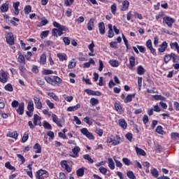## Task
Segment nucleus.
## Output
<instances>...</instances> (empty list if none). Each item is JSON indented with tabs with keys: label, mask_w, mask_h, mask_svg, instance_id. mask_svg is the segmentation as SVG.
Masks as SVG:
<instances>
[{
	"label": "nucleus",
	"mask_w": 179,
	"mask_h": 179,
	"mask_svg": "<svg viewBox=\"0 0 179 179\" xmlns=\"http://www.w3.org/2000/svg\"><path fill=\"white\" fill-rule=\"evenodd\" d=\"M54 27H56L52 30V35L53 37H58V36H61L64 34L63 31H66V27L64 25H61L59 23L56 21L53 22Z\"/></svg>",
	"instance_id": "f257e3e1"
},
{
	"label": "nucleus",
	"mask_w": 179,
	"mask_h": 179,
	"mask_svg": "<svg viewBox=\"0 0 179 179\" xmlns=\"http://www.w3.org/2000/svg\"><path fill=\"white\" fill-rule=\"evenodd\" d=\"M107 143H112L113 146H117L121 143V137L120 136H116L115 139L113 136H108L106 140Z\"/></svg>",
	"instance_id": "f03ea898"
},
{
	"label": "nucleus",
	"mask_w": 179,
	"mask_h": 179,
	"mask_svg": "<svg viewBox=\"0 0 179 179\" xmlns=\"http://www.w3.org/2000/svg\"><path fill=\"white\" fill-rule=\"evenodd\" d=\"M47 177H48V172H47L45 170L40 169L36 172V179H45Z\"/></svg>",
	"instance_id": "7ed1b4c3"
},
{
	"label": "nucleus",
	"mask_w": 179,
	"mask_h": 179,
	"mask_svg": "<svg viewBox=\"0 0 179 179\" xmlns=\"http://www.w3.org/2000/svg\"><path fill=\"white\" fill-rule=\"evenodd\" d=\"M174 22H176V20L169 16H165L163 17V23L167 24L169 27H173V23H174Z\"/></svg>",
	"instance_id": "20e7f679"
},
{
	"label": "nucleus",
	"mask_w": 179,
	"mask_h": 179,
	"mask_svg": "<svg viewBox=\"0 0 179 179\" xmlns=\"http://www.w3.org/2000/svg\"><path fill=\"white\" fill-rule=\"evenodd\" d=\"M6 38L9 45H13L15 44V38H13V34L7 33L6 34Z\"/></svg>",
	"instance_id": "39448f33"
},
{
	"label": "nucleus",
	"mask_w": 179,
	"mask_h": 179,
	"mask_svg": "<svg viewBox=\"0 0 179 179\" xmlns=\"http://www.w3.org/2000/svg\"><path fill=\"white\" fill-rule=\"evenodd\" d=\"M80 132L81 134H83V135H85V136H86V138H87L88 139H94V136H93V134L90 133L89 130H87V129L83 128L80 129Z\"/></svg>",
	"instance_id": "423d86ee"
},
{
	"label": "nucleus",
	"mask_w": 179,
	"mask_h": 179,
	"mask_svg": "<svg viewBox=\"0 0 179 179\" xmlns=\"http://www.w3.org/2000/svg\"><path fill=\"white\" fill-rule=\"evenodd\" d=\"M145 45L148 50H150L151 54L153 55H157L156 49L153 48V45H152V40L148 39L145 43Z\"/></svg>",
	"instance_id": "0eeeda50"
},
{
	"label": "nucleus",
	"mask_w": 179,
	"mask_h": 179,
	"mask_svg": "<svg viewBox=\"0 0 179 179\" xmlns=\"http://www.w3.org/2000/svg\"><path fill=\"white\" fill-rule=\"evenodd\" d=\"M34 101L36 108L38 110H41V108H43V103L41 102V99H40V98L35 96L34 98Z\"/></svg>",
	"instance_id": "6e6552de"
},
{
	"label": "nucleus",
	"mask_w": 179,
	"mask_h": 179,
	"mask_svg": "<svg viewBox=\"0 0 179 179\" xmlns=\"http://www.w3.org/2000/svg\"><path fill=\"white\" fill-rule=\"evenodd\" d=\"M52 120L53 122L57 125V127L62 128V121L59 120L57 115L52 113Z\"/></svg>",
	"instance_id": "1a4fd4ad"
},
{
	"label": "nucleus",
	"mask_w": 179,
	"mask_h": 179,
	"mask_svg": "<svg viewBox=\"0 0 179 179\" xmlns=\"http://www.w3.org/2000/svg\"><path fill=\"white\" fill-rule=\"evenodd\" d=\"M72 152H73V155L70 154L69 156L71 157H73V159H76V157H78V156L79 155V152H80V148H79V146H78V145H76L72 149Z\"/></svg>",
	"instance_id": "9d476101"
},
{
	"label": "nucleus",
	"mask_w": 179,
	"mask_h": 179,
	"mask_svg": "<svg viewBox=\"0 0 179 179\" xmlns=\"http://www.w3.org/2000/svg\"><path fill=\"white\" fill-rule=\"evenodd\" d=\"M60 164L62 167V169H65V170L67 171V173H71L72 171V169H71V166L68 165V162L66 160H63L60 162Z\"/></svg>",
	"instance_id": "9b49d317"
},
{
	"label": "nucleus",
	"mask_w": 179,
	"mask_h": 179,
	"mask_svg": "<svg viewBox=\"0 0 179 179\" xmlns=\"http://www.w3.org/2000/svg\"><path fill=\"white\" fill-rule=\"evenodd\" d=\"M8 73L3 71L1 72V73L0 74V82L1 83H6L8 82Z\"/></svg>",
	"instance_id": "f8f14e48"
},
{
	"label": "nucleus",
	"mask_w": 179,
	"mask_h": 179,
	"mask_svg": "<svg viewBox=\"0 0 179 179\" xmlns=\"http://www.w3.org/2000/svg\"><path fill=\"white\" fill-rule=\"evenodd\" d=\"M98 27L100 34H101V36H104V34H106V25H104V22H99Z\"/></svg>",
	"instance_id": "ddd939ff"
},
{
	"label": "nucleus",
	"mask_w": 179,
	"mask_h": 179,
	"mask_svg": "<svg viewBox=\"0 0 179 179\" xmlns=\"http://www.w3.org/2000/svg\"><path fill=\"white\" fill-rule=\"evenodd\" d=\"M87 28L89 31H92L94 29V19L91 18L87 24Z\"/></svg>",
	"instance_id": "4468645a"
},
{
	"label": "nucleus",
	"mask_w": 179,
	"mask_h": 179,
	"mask_svg": "<svg viewBox=\"0 0 179 179\" xmlns=\"http://www.w3.org/2000/svg\"><path fill=\"white\" fill-rule=\"evenodd\" d=\"M17 113L20 115H23V114H24V103H20L19 104L18 108L17 109Z\"/></svg>",
	"instance_id": "2eb2a0df"
},
{
	"label": "nucleus",
	"mask_w": 179,
	"mask_h": 179,
	"mask_svg": "<svg viewBox=\"0 0 179 179\" xmlns=\"http://www.w3.org/2000/svg\"><path fill=\"white\" fill-rule=\"evenodd\" d=\"M0 10L2 13L8 12V10H9V1H6L3 3L0 7Z\"/></svg>",
	"instance_id": "dca6fc26"
},
{
	"label": "nucleus",
	"mask_w": 179,
	"mask_h": 179,
	"mask_svg": "<svg viewBox=\"0 0 179 179\" xmlns=\"http://www.w3.org/2000/svg\"><path fill=\"white\" fill-rule=\"evenodd\" d=\"M20 5V2L17 1L13 3V7L14 8V14L17 16L19 15L20 10H19V6Z\"/></svg>",
	"instance_id": "f3484780"
},
{
	"label": "nucleus",
	"mask_w": 179,
	"mask_h": 179,
	"mask_svg": "<svg viewBox=\"0 0 179 179\" xmlns=\"http://www.w3.org/2000/svg\"><path fill=\"white\" fill-rule=\"evenodd\" d=\"M88 48L90 51V52L88 53V55L90 57H94V43L92 41V43L89 45Z\"/></svg>",
	"instance_id": "a211bd4d"
},
{
	"label": "nucleus",
	"mask_w": 179,
	"mask_h": 179,
	"mask_svg": "<svg viewBox=\"0 0 179 179\" xmlns=\"http://www.w3.org/2000/svg\"><path fill=\"white\" fill-rule=\"evenodd\" d=\"M129 8V1L127 0L122 1L121 10H122L123 12H125V10H128Z\"/></svg>",
	"instance_id": "6ab92c4d"
},
{
	"label": "nucleus",
	"mask_w": 179,
	"mask_h": 179,
	"mask_svg": "<svg viewBox=\"0 0 179 179\" xmlns=\"http://www.w3.org/2000/svg\"><path fill=\"white\" fill-rule=\"evenodd\" d=\"M115 110L118 113V114H123L124 110H122V107L118 103H115Z\"/></svg>",
	"instance_id": "aec40b11"
},
{
	"label": "nucleus",
	"mask_w": 179,
	"mask_h": 179,
	"mask_svg": "<svg viewBox=\"0 0 179 179\" xmlns=\"http://www.w3.org/2000/svg\"><path fill=\"white\" fill-rule=\"evenodd\" d=\"M108 166L110 170H114L115 169V163H114L112 158L108 159Z\"/></svg>",
	"instance_id": "412c9836"
},
{
	"label": "nucleus",
	"mask_w": 179,
	"mask_h": 179,
	"mask_svg": "<svg viewBox=\"0 0 179 179\" xmlns=\"http://www.w3.org/2000/svg\"><path fill=\"white\" fill-rule=\"evenodd\" d=\"M170 47L171 50H175L177 51V52L179 54V45L178 43L177 42H172L170 43Z\"/></svg>",
	"instance_id": "4be33fe9"
},
{
	"label": "nucleus",
	"mask_w": 179,
	"mask_h": 179,
	"mask_svg": "<svg viewBox=\"0 0 179 179\" xmlns=\"http://www.w3.org/2000/svg\"><path fill=\"white\" fill-rule=\"evenodd\" d=\"M167 49V43L166 41L163 42L158 49L159 52H164Z\"/></svg>",
	"instance_id": "5701e85b"
},
{
	"label": "nucleus",
	"mask_w": 179,
	"mask_h": 179,
	"mask_svg": "<svg viewBox=\"0 0 179 179\" xmlns=\"http://www.w3.org/2000/svg\"><path fill=\"white\" fill-rule=\"evenodd\" d=\"M119 125L123 129H127V127H128V124L124 119L119 120Z\"/></svg>",
	"instance_id": "b1692460"
},
{
	"label": "nucleus",
	"mask_w": 179,
	"mask_h": 179,
	"mask_svg": "<svg viewBox=\"0 0 179 179\" xmlns=\"http://www.w3.org/2000/svg\"><path fill=\"white\" fill-rule=\"evenodd\" d=\"M80 108V103H78L76 106H70L67 108V111L72 112V111H76L77 110H79Z\"/></svg>",
	"instance_id": "393cba45"
},
{
	"label": "nucleus",
	"mask_w": 179,
	"mask_h": 179,
	"mask_svg": "<svg viewBox=\"0 0 179 179\" xmlns=\"http://www.w3.org/2000/svg\"><path fill=\"white\" fill-rule=\"evenodd\" d=\"M27 110L29 113H33V111H34V103H33V101H29Z\"/></svg>",
	"instance_id": "a878e982"
},
{
	"label": "nucleus",
	"mask_w": 179,
	"mask_h": 179,
	"mask_svg": "<svg viewBox=\"0 0 179 179\" xmlns=\"http://www.w3.org/2000/svg\"><path fill=\"white\" fill-rule=\"evenodd\" d=\"M94 64H96V62H94V60H93V59L90 58L89 59V62L84 63L83 68H90V66L94 65Z\"/></svg>",
	"instance_id": "bb28decb"
},
{
	"label": "nucleus",
	"mask_w": 179,
	"mask_h": 179,
	"mask_svg": "<svg viewBox=\"0 0 179 179\" xmlns=\"http://www.w3.org/2000/svg\"><path fill=\"white\" fill-rule=\"evenodd\" d=\"M110 65L113 68H118L120 66V62L117 59H112L109 61Z\"/></svg>",
	"instance_id": "cd10ccee"
},
{
	"label": "nucleus",
	"mask_w": 179,
	"mask_h": 179,
	"mask_svg": "<svg viewBox=\"0 0 179 179\" xmlns=\"http://www.w3.org/2000/svg\"><path fill=\"white\" fill-rule=\"evenodd\" d=\"M57 57L59 61H66L68 59V56L65 53H57Z\"/></svg>",
	"instance_id": "c85d7f7f"
},
{
	"label": "nucleus",
	"mask_w": 179,
	"mask_h": 179,
	"mask_svg": "<svg viewBox=\"0 0 179 179\" xmlns=\"http://www.w3.org/2000/svg\"><path fill=\"white\" fill-rule=\"evenodd\" d=\"M135 97V94H129L124 99V103H131L132 101V99Z\"/></svg>",
	"instance_id": "c756f323"
},
{
	"label": "nucleus",
	"mask_w": 179,
	"mask_h": 179,
	"mask_svg": "<svg viewBox=\"0 0 179 179\" xmlns=\"http://www.w3.org/2000/svg\"><path fill=\"white\" fill-rule=\"evenodd\" d=\"M135 150H136V152L138 155L146 156V152H145V150H143L138 147H135Z\"/></svg>",
	"instance_id": "7c9ffc66"
},
{
	"label": "nucleus",
	"mask_w": 179,
	"mask_h": 179,
	"mask_svg": "<svg viewBox=\"0 0 179 179\" xmlns=\"http://www.w3.org/2000/svg\"><path fill=\"white\" fill-rule=\"evenodd\" d=\"M6 136H8V138H13V139H17V136H19V134H17V131H13V132H10L7 134Z\"/></svg>",
	"instance_id": "2f4dec72"
},
{
	"label": "nucleus",
	"mask_w": 179,
	"mask_h": 179,
	"mask_svg": "<svg viewBox=\"0 0 179 179\" xmlns=\"http://www.w3.org/2000/svg\"><path fill=\"white\" fill-rule=\"evenodd\" d=\"M38 121H41V117L38 115L35 114L34 115V125L37 127L38 125Z\"/></svg>",
	"instance_id": "473e14b6"
},
{
	"label": "nucleus",
	"mask_w": 179,
	"mask_h": 179,
	"mask_svg": "<svg viewBox=\"0 0 179 179\" xmlns=\"http://www.w3.org/2000/svg\"><path fill=\"white\" fill-rule=\"evenodd\" d=\"M18 55H19L17 58L18 62H20V64H22L23 65H24V64H26L24 56H23V55H22L20 52L18 54Z\"/></svg>",
	"instance_id": "72a5a7b5"
},
{
	"label": "nucleus",
	"mask_w": 179,
	"mask_h": 179,
	"mask_svg": "<svg viewBox=\"0 0 179 179\" xmlns=\"http://www.w3.org/2000/svg\"><path fill=\"white\" fill-rule=\"evenodd\" d=\"M129 69H133L134 66H135V57L134 56H131L129 59Z\"/></svg>",
	"instance_id": "f704fd0d"
},
{
	"label": "nucleus",
	"mask_w": 179,
	"mask_h": 179,
	"mask_svg": "<svg viewBox=\"0 0 179 179\" xmlns=\"http://www.w3.org/2000/svg\"><path fill=\"white\" fill-rule=\"evenodd\" d=\"M53 80H54V86L55 85H60V83H62V80L57 76H53Z\"/></svg>",
	"instance_id": "c9c22d12"
},
{
	"label": "nucleus",
	"mask_w": 179,
	"mask_h": 179,
	"mask_svg": "<svg viewBox=\"0 0 179 179\" xmlns=\"http://www.w3.org/2000/svg\"><path fill=\"white\" fill-rule=\"evenodd\" d=\"M43 75H57V71H53L52 70L50 69H44L43 71Z\"/></svg>",
	"instance_id": "e433bc0d"
},
{
	"label": "nucleus",
	"mask_w": 179,
	"mask_h": 179,
	"mask_svg": "<svg viewBox=\"0 0 179 179\" xmlns=\"http://www.w3.org/2000/svg\"><path fill=\"white\" fill-rule=\"evenodd\" d=\"M48 96L52 97L55 101H59V98H58V96H57V94H55L54 92H48Z\"/></svg>",
	"instance_id": "4c0bfd02"
},
{
	"label": "nucleus",
	"mask_w": 179,
	"mask_h": 179,
	"mask_svg": "<svg viewBox=\"0 0 179 179\" xmlns=\"http://www.w3.org/2000/svg\"><path fill=\"white\" fill-rule=\"evenodd\" d=\"M76 66V62L75 61V59H73L72 61H70L68 64L69 69H73Z\"/></svg>",
	"instance_id": "58836bf2"
},
{
	"label": "nucleus",
	"mask_w": 179,
	"mask_h": 179,
	"mask_svg": "<svg viewBox=\"0 0 179 179\" xmlns=\"http://www.w3.org/2000/svg\"><path fill=\"white\" fill-rule=\"evenodd\" d=\"M34 149L35 150V153H41V145H40L38 143H36L34 145Z\"/></svg>",
	"instance_id": "ea45409f"
},
{
	"label": "nucleus",
	"mask_w": 179,
	"mask_h": 179,
	"mask_svg": "<svg viewBox=\"0 0 179 179\" xmlns=\"http://www.w3.org/2000/svg\"><path fill=\"white\" fill-rule=\"evenodd\" d=\"M83 157L85 160H87L89 163H91V164L94 163V161L93 160V159H92V157L87 154L83 155Z\"/></svg>",
	"instance_id": "a19ab883"
},
{
	"label": "nucleus",
	"mask_w": 179,
	"mask_h": 179,
	"mask_svg": "<svg viewBox=\"0 0 179 179\" xmlns=\"http://www.w3.org/2000/svg\"><path fill=\"white\" fill-rule=\"evenodd\" d=\"M46 61H47V56L45 55V54L41 55L40 57V64H41V65H45Z\"/></svg>",
	"instance_id": "79ce46f5"
},
{
	"label": "nucleus",
	"mask_w": 179,
	"mask_h": 179,
	"mask_svg": "<svg viewBox=\"0 0 179 179\" xmlns=\"http://www.w3.org/2000/svg\"><path fill=\"white\" fill-rule=\"evenodd\" d=\"M172 58L173 62L176 64L179 61L178 55H176L175 53H171V59Z\"/></svg>",
	"instance_id": "37998d69"
},
{
	"label": "nucleus",
	"mask_w": 179,
	"mask_h": 179,
	"mask_svg": "<svg viewBox=\"0 0 179 179\" xmlns=\"http://www.w3.org/2000/svg\"><path fill=\"white\" fill-rule=\"evenodd\" d=\"M45 80L48 83L49 85H52L54 86V78H52L50 76H45Z\"/></svg>",
	"instance_id": "c03bdc74"
},
{
	"label": "nucleus",
	"mask_w": 179,
	"mask_h": 179,
	"mask_svg": "<svg viewBox=\"0 0 179 179\" xmlns=\"http://www.w3.org/2000/svg\"><path fill=\"white\" fill-rule=\"evenodd\" d=\"M138 75H143L145 73V69L142 66H138L137 68Z\"/></svg>",
	"instance_id": "a18cd8bd"
},
{
	"label": "nucleus",
	"mask_w": 179,
	"mask_h": 179,
	"mask_svg": "<svg viewBox=\"0 0 179 179\" xmlns=\"http://www.w3.org/2000/svg\"><path fill=\"white\" fill-rule=\"evenodd\" d=\"M45 103L49 108H50L51 110H52V108H55V105H54V103L51 102L50 99H46Z\"/></svg>",
	"instance_id": "49530a36"
},
{
	"label": "nucleus",
	"mask_w": 179,
	"mask_h": 179,
	"mask_svg": "<svg viewBox=\"0 0 179 179\" xmlns=\"http://www.w3.org/2000/svg\"><path fill=\"white\" fill-rule=\"evenodd\" d=\"M48 34H50V31H43L41 34V38L44 40V38L48 37Z\"/></svg>",
	"instance_id": "de8ad7c7"
},
{
	"label": "nucleus",
	"mask_w": 179,
	"mask_h": 179,
	"mask_svg": "<svg viewBox=\"0 0 179 179\" xmlns=\"http://www.w3.org/2000/svg\"><path fill=\"white\" fill-rule=\"evenodd\" d=\"M156 132L159 134V135H164V131H163V127L162 126H158L157 127Z\"/></svg>",
	"instance_id": "09e8293b"
},
{
	"label": "nucleus",
	"mask_w": 179,
	"mask_h": 179,
	"mask_svg": "<svg viewBox=\"0 0 179 179\" xmlns=\"http://www.w3.org/2000/svg\"><path fill=\"white\" fill-rule=\"evenodd\" d=\"M43 128H45V129H52V127L47 121L43 122Z\"/></svg>",
	"instance_id": "8fccbe9b"
},
{
	"label": "nucleus",
	"mask_w": 179,
	"mask_h": 179,
	"mask_svg": "<svg viewBox=\"0 0 179 179\" xmlns=\"http://www.w3.org/2000/svg\"><path fill=\"white\" fill-rule=\"evenodd\" d=\"M76 174L78 176V177H83V176L85 174V169H79L77 172Z\"/></svg>",
	"instance_id": "3c124183"
},
{
	"label": "nucleus",
	"mask_w": 179,
	"mask_h": 179,
	"mask_svg": "<svg viewBox=\"0 0 179 179\" xmlns=\"http://www.w3.org/2000/svg\"><path fill=\"white\" fill-rule=\"evenodd\" d=\"M29 139V133L25 132L24 134V136H22V143H24L25 142H27V140Z\"/></svg>",
	"instance_id": "603ef678"
},
{
	"label": "nucleus",
	"mask_w": 179,
	"mask_h": 179,
	"mask_svg": "<svg viewBox=\"0 0 179 179\" xmlns=\"http://www.w3.org/2000/svg\"><path fill=\"white\" fill-rule=\"evenodd\" d=\"M90 103L92 104V106H97V104H99V101L97 99L92 98L90 101Z\"/></svg>",
	"instance_id": "864d4df0"
},
{
	"label": "nucleus",
	"mask_w": 179,
	"mask_h": 179,
	"mask_svg": "<svg viewBox=\"0 0 179 179\" xmlns=\"http://www.w3.org/2000/svg\"><path fill=\"white\" fill-rule=\"evenodd\" d=\"M122 162H123L124 164H125V166H131V164L132 163L131 162V160L128 158H123Z\"/></svg>",
	"instance_id": "5fc2aeb1"
},
{
	"label": "nucleus",
	"mask_w": 179,
	"mask_h": 179,
	"mask_svg": "<svg viewBox=\"0 0 179 179\" xmlns=\"http://www.w3.org/2000/svg\"><path fill=\"white\" fill-rule=\"evenodd\" d=\"M83 121L88 125H93V120H90V118H89V117H85Z\"/></svg>",
	"instance_id": "6e6d98bb"
},
{
	"label": "nucleus",
	"mask_w": 179,
	"mask_h": 179,
	"mask_svg": "<svg viewBox=\"0 0 179 179\" xmlns=\"http://www.w3.org/2000/svg\"><path fill=\"white\" fill-rule=\"evenodd\" d=\"M171 54L166 55L164 56V61L165 64H168L169 62V61H171Z\"/></svg>",
	"instance_id": "4d7b16f0"
},
{
	"label": "nucleus",
	"mask_w": 179,
	"mask_h": 179,
	"mask_svg": "<svg viewBox=\"0 0 179 179\" xmlns=\"http://www.w3.org/2000/svg\"><path fill=\"white\" fill-rule=\"evenodd\" d=\"M5 90H7V92H13V87H12L11 84H7L4 87Z\"/></svg>",
	"instance_id": "13d9d810"
},
{
	"label": "nucleus",
	"mask_w": 179,
	"mask_h": 179,
	"mask_svg": "<svg viewBox=\"0 0 179 179\" xmlns=\"http://www.w3.org/2000/svg\"><path fill=\"white\" fill-rule=\"evenodd\" d=\"M127 177H129L130 179H135L136 178V177H135V175L134 174V172H132L131 171H129L127 173Z\"/></svg>",
	"instance_id": "bf43d9fd"
},
{
	"label": "nucleus",
	"mask_w": 179,
	"mask_h": 179,
	"mask_svg": "<svg viewBox=\"0 0 179 179\" xmlns=\"http://www.w3.org/2000/svg\"><path fill=\"white\" fill-rule=\"evenodd\" d=\"M76 22L78 23V24H80V23H83V22H85V17L80 16L78 18L76 19Z\"/></svg>",
	"instance_id": "052dcab7"
},
{
	"label": "nucleus",
	"mask_w": 179,
	"mask_h": 179,
	"mask_svg": "<svg viewBox=\"0 0 179 179\" xmlns=\"http://www.w3.org/2000/svg\"><path fill=\"white\" fill-rule=\"evenodd\" d=\"M24 12L26 15H29L31 12V6L30 5L26 6L24 7Z\"/></svg>",
	"instance_id": "680f3d73"
},
{
	"label": "nucleus",
	"mask_w": 179,
	"mask_h": 179,
	"mask_svg": "<svg viewBox=\"0 0 179 179\" xmlns=\"http://www.w3.org/2000/svg\"><path fill=\"white\" fill-rule=\"evenodd\" d=\"M99 171L101 174H103V176H106V174H107V169L103 166L99 167Z\"/></svg>",
	"instance_id": "e2e57ef3"
},
{
	"label": "nucleus",
	"mask_w": 179,
	"mask_h": 179,
	"mask_svg": "<svg viewBox=\"0 0 179 179\" xmlns=\"http://www.w3.org/2000/svg\"><path fill=\"white\" fill-rule=\"evenodd\" d=\"M171 139H173V141H176V139H179V134L178 133H171Z\"/></svg>",
	"instance_id": "0e129e2a"
},
{
	"label": "nucleus",
	"mask_w": 179,
	"mask_h": 179,
	"mask_svg": "<svg viewBox=\"0 0 179 179\" xmlns=\"http://www.w3.org/2000/svg\"><path fill=\"white\" fill-rule=\"evenodd\" d=\"M151 173L152 174L153 177H159V171H157V169H153V170L151 171Z\"/></svg>",
	"instance_id": "69168bd1"
},
{
	"label": "nucleus",
	"mask_w": 179,
	"mask_h": 179,
	"mask_svg": "<svg viewBox=\"0 0 179 179\" xmlns=\"http://www.w3.org/2000/svg\"><path fill=\"white\" fill-rule=\"evenodd\" d=\"M5 167L8 169V170H15V168L10 165V162H8L5 164Z\"/></svg>",
	"instance_id": "338daca9"
},
{
	"label": "nucleus",
	"mask_w": 179,
	"mask_h": 179,
	"mask_svg": "<svg viewBox=\"0 0 179 179\" xmlns=\"http://www.w3.org/2000/svg\"><path fill=\"white\" fill-rule=\"evenodd\" d=\"M155 100H164L165 98L164 96H162V95H154L153 96Z\"/></svg>",
	"instance_id": "774afa93"
}]
</instances>
